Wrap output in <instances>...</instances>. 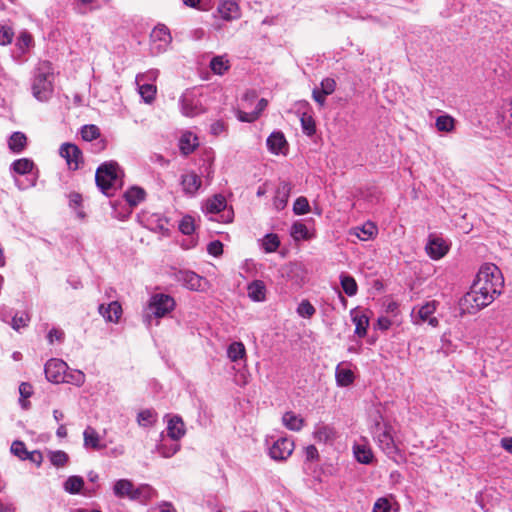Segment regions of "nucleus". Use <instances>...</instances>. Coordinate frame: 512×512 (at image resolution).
Returning <instances> with one entry per match:
<instances>
[{
	"mask_svg": "<svg viewBox=\"0 0 512 512\" xmlns=\"http://www.w3.org/2000/svg\"><path fill=\"white\" fill-rule=\"evenodd\" d=\"M504 279L500 269L491 263L482 265L470 290L460 299L462 314H475L490 305L502 293Z\"/></svg>",
	"mask_w": 512,
	"mask_h": 512,
	"instance_id": "nucleus-1",
	"label": "nucleus"
},
{
	"mask_svg": "<svg viewBox=\"0 0 512 512\" xmlns=\"http://www.w3.org/2000/svg\"><path fill=\"white\" fill-rule=\"evenodd\" d=\"M370 430L378 447L389 458L394 459L398 455L399 449L392 436L393 428L388 422L384 421L383 416L379 412L374 416Z\"/></svg>",
	"mask_w": 512,
	"mask_h": 512,
	"instance_id": "nucleus-2",
	"label": "nucleus"
},
{
	"mask_svg": "<svg viewBox=\"0 0 512 512\" xmlns=\"http://www.w3.org/2000/svg\"><path fill=\"white\" fill-rule=\"evenodd\" d=\"M54 73L49 62L41 63L35 70L32 82L33 96L41 102L48 101L53 94Z\"/></svg>",
	"mask_w": 512,
	"mask_h": 512,
	"instance_id": "nucleus-3",
	"label": "nucleus"
},
{
	"mask_svg": "<svg viewBox=\"0 0 512 512\" xmlns=\"http://www.w3.org/2000/svg\"><path fill=\"white\" fill-rule=\"evenodd\" d=\"M120 168L117 162L110 161L101 164L95 173V182L100 191L106 196H112L119 180Z\"/></svg>",
	"mask_w": 512,
	"mask_h": 512,
	"instance_id": "nucleus-4",
	"label": "nucleus"
},
{
	"mask_svg": "<svg viewBox=\"0 0 512 512\" xmlns=\"http://www.w3.org/2000/svg\"><path fill=\"white\" fill-rule=\"evenodd\" d=\"M175 300L172 296L163 293H156L151 296L148 303L147 316H154L155 318H162L174 310Z\"/></svg>",
	"mask_w": 512,
	"mask_h": 512,
	"instance_id": "nucleus-5",
	"label": "nucleus"
},
{
	"mask_svg": "<svg viewBox=\"0 0 512 512\" xmlns=\"http://www.w3.org/2000/svg\"><path fill=\"white\" fill-rule=\"evenodd\" d=\"M180 107L182 114L187 117L197 116L204 111L199 96L188 90L180 98Z\"/></svg>",
	"mask_w": 512,
	"mask_h": 512,
	"instance_id": "nucleus-6",
	"label": "nucleus"
},
{
	"mask_svg": "<svg viewBox=\"0 0 512 512\" xmlns=\"http://www.w3.org/2000/svg\"><path fill=\"white\" fill-rule=\"evenodd\" d=\"M67 364L60 359L52 358L45 364L44 372L46 379L52 383H60L67 380Z\"/></svg>",
	"mask_w": 512,
	"mask_h": 512,
	"instance_id": "nucleus-7",
	"label": "nucleus"
},
{
	"mask_svg": "<svg viewBox=\"0 0 512 512\" xmlns=\"http://www.w3.org/2000/svg\"><path fill=\"white\" fill-rule=\"evenodd\" d=\"M294 450V442L291 438L280 437L269 447V456L276 461L286 460Z\"/></svg>",
	"mask_w": 512,
	"mask_h": 512,
	"instance_id": "nucleus-8",
	"label": "nucleus"
},
{
	"mask_svg": "<svg viewBox=\"0 0 512 512\" xmlns=\"http://www.w3.org/2000/svg\"><path fill=\"white\" fill-rule=\"evenodd\" d=\"M59 154L66 160L68 167L77 170L83 164L81 149L73 143H63L59 148Z\"/></svg>",
	"mask_w": 512,
	"mask_h": 512,
	"instance_id": "nucleus-9",
	"label": "nucleus"
},
{
	"mask_svg": "<svg viewBox=\"0 0 512 512\" xmlns=\"http://www.w3.org/2000/svg\"><path fill=\"white\" fill-rule=\"evenodd\" d=\"M156 75H157L156 71H151L147 75H138L136 77V82L139 87V93L146 103H151L155 99L157 89L154 84L141 83V81L144 78L155 79Z\"/></svg>",
	"mask_w": 512,
	"mask_h": 512,
	"instance_id": "nucleus-10",
	"label": "nucleus"
},
{
	"mask_svg": "<svg viewBox=\"0 0 512 512\" xmlns=\"http://www.w3.org/2000/svg\"><path fill=\"white\" fill-rule=\"evenodd\" d=\"M176 280L186 288L198 291L201 289L203 278L190 270H180L175 274Z\"/></svg>",
	"mask_w": 512,
	"mask_h": 512,
	"instance_id": "nucleus-11",
	"label": "nucleus"
},
{
	"mask_svg": "<svg viewBox=\"0 0 512 512\" xmlns=\"http://www.w3.org/2000/svg\"><path fill=\"white\" fill-rule=\"evenodd\" d=\"M425 249L432 259L438 260L446 255L449 247L442 238L430 236Z\"/></svg>",
	"mask_w": 512,
	"mask_h": 512,
	"instance_id": "nucleus-12",
	"label": "nucleus"
},
{
	"mask_svg": "<svg viewBox=\"0 0 512 512\" xmlns=\"http://www.w3.org/2000/svg\"><path fill=\"white\" fill-rule=\"evenodd\" d=\"M291 192V185L288 182H281L277 189L273 200L276 210L281 211L287 206V202Z\"/></svg>",
	"mask_w": 512,
	"mask_h": 512,
	"instance_id": "nucleus-13",
	"label": "nucleus"
},
{
	"mask_svg": "<svg viewBox=\"0 0 512 512\" xmlns=\"http://www.w3.org/2000/svg\"><path fill=\"white\" fill-rule=\"evenodd\" d=\"M181 186L185 194L194 195L201 186L200 177L194 173L190 172L187 174H183L181 176Z\"/></svg>",
	"mask_w": 512,
	"mask_h": 512,
	"instance_id": "nucleus-14",
	"label": "nucleus"
},
{
	"mask_svg": "<svg viewBox=\"0 0 512 512\" xmlns=\"http://www.w3.org/2000/svg\"><path fill=\"white\" fill-rule=\"evenodd\" d=\"M99 313L110 322H117L122 314V307L117 301L109 303L107 306L104 304L99 305Z\"/></svg>",
	"mask_w": 512,
	"mask_h": 512,
	"instance_id": "nucleus-15",
	"label": "nucleus"
},
{
	"mask_svg": "<svg viewBox=\"0 0 512 512\" xmlns=\"http://www.w3.org/2000/svg\"><path fill=\"white\" fill-rule=\"evenodd\" d=\"M268 150L273 154H279L287 145V141L283 132L274 131L270 134L266 141Z\"/></svg>",
	"mask_w": 512,
	"mask_h": 512,
	"instance_id": "nucleus-16",
	"label": "nucleus"
},
{
	"mask_svg": "<svg viewBox=\"0 0 512 512\" xmlns=\"http://www.w3.org/2000/svg\"><path fill=\"white\" fill-rule=\"evenodd\" d=\"M167 434L174 441H178L185 435L184 422L182 421L181 417L173 416L169 420L167 426Z\"/></svg>",
	"mask_w": 512,
	"mask_h": 512,
	"instance_id": "nucleus-17",
	"label": "nucleus"
},
{
	"mask_svg": "<svg viewBox=\"0 0 512 512\" xmlns=\"http://www.w3.org/2000/svg\"><path fill=\"white\" fill-rule=\"evenodd\" d=\"M247 292L252 301L262 302L266 299V286L262 280H254L249 283Z\"/></svg>",
	"mask_w": 512,
	"mask_h": 512,
	"instance_id": "nucleus-18",
	"label": "nucleus"
},
{
	"mask_svg": "<svg viewBox=\"0 0 512 512\" xmlns=\"http://www.w3.org/2000/svg\"><path fill=\"white\" fill-rule=\"evenodd\" d=\"M8 147L14 154L22 153L27 147V137L23 132H13L8 139Z\"/></svg>",
	"mask_w": 512,
	"mask_h": 512,
	"instance_id": "nucleus-19",
	"label": "nucleus"
},
{
	"mask_svg": "<svg viewBox=\"0 0 512 512\" xmlns=\"http://www.w3.org/2000/svg\"><path fill=\"white\" fill-rule=\"evenodd\" d=\"M35 163L29 158H20L10 165V172L17 175H27L33 171Z\"/></svg>",
	"mask_w": 512,
	"mask_h": 512,
	"instance_id": "nucleus-20",
	"label": "nucleus"
},
{
	"mask_svg": "<svg viewBox=\"0 0 512 512\" xmlns=\"http://www.w3.org/2000/svg\"><path fill=\"white\" fill-rule=\"evenodd\" d=\"M134 485L132 481L128 479H120L117 480L113 486V492L118 498H129L131 500V496L134 492Z\"/></svg>",
	"mask_w": 512,
	"mask_h": 512,
	"instance_id": "nucleus-21",
	"label": "nucleus"
},
{
	"mask_svg": "<svg viewBox=\"0 0 512 512\" xmlns=\"http://www.w3.org/2000/svg\"><path fill=\"white\" fill-rule=\"evenodd\" d=\"M197 137L192 132H185L179 140V148L183 155H189L198 146Z\"/></svg>",
	"mask_w": 512,
	"mask_h": 512,
	"instance_id": "nucleus-22",
	"label": "nucleus"
},
{
	"mask_svg": "<svg viewBox=\"0 0 512 512\" xmlns=\"http://www.w3.org/2000/svg\"><path fill=\"white\" fill-rule=\"evenodd\" d=\"M156 490L149 484H141L137 488H134L131 500H137L141 502H147L156 497Z\"/></svg>",
	"mask_w": 512,
	"mask_h": 512,
	"instance_id": "nucleus-23",
	"label": "nucleus"
},
{
	"mask_svg": "<svg viewBox=\"0 0 512 512\" xmlns=\"http://www.w3.org/2000/svg\"><path fill=\"white\" fill-rule=\"evenodd\" d=\"M435 310V301L428 302L425 305L421 306V308L418 311V316L423 322H428L430 325L436 326L438 324V320L437 318L432 317Z\"/></svg>",
	"mask_w": 512,
	"mask_h": 512,
	"instance_id": "nucleus-24",
	"label": "nucleus"
},
{
	"mask_svg": "<svg viewBox=\"0 0 512 512\" xmlns=\"http://www.w3.org/2000/svg\"><path fill=\"white\" fill-rule=\"evenodd\" d=\"M283 425L292 431H300L304 424V419L294 412H286L282 417Z\"/></svg>",
	"mask_w": 512,
	"mask_h": 512,
	"instance_id": "nucleus-25",
	"label": "nucleus"
},
{
	"mask_svg": "<svg viewBox=\"0 0 512 512\" xmlns=\"http://www.w3.org/2000/svg\"><path fill=\"white\" fill-rule=\"evenodd\" d=\"M84 486V479L81 476H69L63 484L64 490L69 494H79Z\"/></svg>",
	"mask_w": 512,
	"mask_h": 512,
	"instance_id": "nucleus-26",
	"label": "nucleus"
},
{
	"mask_svg": "<svg viewBox=\"0 0 512 512\" xmlns=\"http://www.w3.org/2000/svg\"><path fill=\"white\" fill-rule=\"evenodd\" d=\"M146 192L141 187H131L124 194V197L130 206H137L145 199Z\"/></svg>",
	"mask_w": 512,
	"mask_h": 512,
	"instance_id": "nucleus-27",
	"label": "nucleus"
},
{
	"mask_svg": "<svg viewBox=\"0 0 512 512\" xmlns=\"http://www.w3.org/2000/svg\"><path fill=\"white\" fill-rule=\"evenodd\" d=\"M158 415L153 409H144L137 414V423L142 427H151L157 422Z\"/></svg>",
	"mask_w": 512,
	"mask_h": 512,
	"instance_id": "nucleus-28",
	"label": "nucleus"
},
{
	"mask_svg": "<svg viewBox=\"0 0 512 512\" xmlns=\"http://www.w3.org/2000/svg\"><path fill=\"white\" fill-rule=\"evenodd\" d=\"M214 74L223 75L230 68L229 60L225 56H214L209 64Z\"/></svg>",
	"mask_w": 512,
	"mask_h": 512,
	"instance_id": "nucleus-29",
	"label": "nucleus"
},
{
	"mask_svg": "<svg viewBox=\"0 0 512 512\" xmlns=\"http://www.w3.org/2000/svg\"><path fill=\"white\" fill-rule=\"evenodd\" d=\"M226 199L222 195H215L206 203V211L210 214H217L226 209Z\"/></svg>",
	"mask_w": 512,
	"mask_h": 512,
	"instance_id": "nucleus-30",
	"label": "nucleus"
},
{
	"mask_svg": "<svg viewBox=\"0 0 512 512\" xmlns=\"http://www.w3.org/2000/svg\"><path fill=\"white\" fill-rule=\"evenodd\" d=\"M218 11L223 19L231 20L237 17L238 5L233 1H224L219 5Z\"/></svg>",
	"mask_w": 512,
	"mask_h": 512,
	"instance_id": "nucleus-31",
	"label": "nucleus"
},
{
	"mask_svg": "<svg viewBox=\"0 0 512 512\" xmlns=\"http://www.w3.org/2000/svg\"><path fill=\"white\" fill-rule=\"evenodd\" d=\"M354 455L356 460L362 464H371L374 458L372 450L365 445H355Z\"/></svg>",
	"mask_w": 512,
	"mask_h": 512,
	"instance_id": "nucleus-32",
	"label": "nucleus"
},
{
	"mask_svg": "<svg viewBox=\"0 0 512 512\" xmlns=\"http://www.w3.org/2000/svg\"><path fill=\"white\" fill-rule=\"evenodd\" d=\"M340 284L345 294H347L349 297L357 294L358 285L352 276L342 273L340 275Z\"/></svg>",
	"mask_w": 512,
	"mask_h": 512,
	"instance_id": "nucleus-33",
	"label": "nucleus"
},
{
	"mask_svg": "<svg viewBox=\"0 0 512 512\" xmlns=\"http://www.w3.org/2000/svg\"><path fill=\"white\" fill-rule=\"evenodd\" d=\"M83 437H84V445L86 447H92L93 449H96V450H99L102 448V446L99 443L100 442L99 435L96 432V430L93 429L92 427L88 426L84 430Z\"/></svg>",
	"mask_w": 512,
	"mask_h": 512,
	"instance_id": "nucleus-34",
	"label": "nucleus"
},
{
	"mask_svg": "<svg viewBox=\"0 0 512 512\" xmlns=\"http://www.w3.org/2000/svg\"><path fill=\"white\" fill-rule=\"evenodd\" d=\"M352 320L355 324V334L362 338L367 334V328L369 326V319L365 314L352 315Z\"/></svg>",
	"mask_w": 512,
	"mask_h": 512,
	"instance_id": "nucleus-35",
	"label": "nucleus"
},
{
	"mask_svg": "<svg viewBox=\"0 0 512 512\" xmlns=\"http://www.w3.org/2000/svg\"><path fill=\"white\" fill-rule=\"evenodd\" d=\"M336 381L341 387H346L353 383L354 375L350 369L342 368L340 365L336 368Z\"/></svg>",
	"mask_w": 512,
	"mask_h": 512,
	"instance_id": "nucleus-36",
	"label": "nucleus"
},
{
	"mask_svg": "<svg viewBox=\"0 0 512 512\" xmlns=\"http://www.w3.org/2000/svg\"><path fill=\"white\" fill-rule=\"evenodd\" d=\"M245 354L246 350L242 342H233L228 346L227 356L232 362L242 359Z\"/></svg>",
	"mask_w": 512,
	"mask_h": 512,
	"instance_id": "nucleus-37",
	"label": "nucleus"
},
{
	"mask_svg": "<svg viewBox=\"0 0 512 512\" xmlns=\"http://www.w3.org/2000/svg\"><path fill=\"white\" fill-rule=\"evenodd\" d=\"M151 38L162 42L164 46H167L172 40L169 29L165 25L156 26L151 33Z\"/></svg>",
	"mask_w": 512,
	"mask_h": 512,
	"instance_id": "nucleus-38",
	"label": "nucleus"
},
{
	"mask_svg": "<svg viewBox=\"0 0 512 512\" xmlns=\"http://www.w3.org/2000/svg\"><path fill=\"white\" fill-rule=\"evenodd\" d=\"M280 246V239L277 234H266L262 240V247L267 253L275 252Z\"/></svg>",
	"mask_w": 512,
	"mask_h": 512,
	"instance_id": "nucleus-39",
	"label": "nucleus"
},
{
	"mask_svg": "<svg viewBox=\"0 0 512 512\" xmlns=\"http://www.w3.org/2000/svg\"><path fill=\"white\" fill-rule=\"evenodd\" d=\"M435 126L438 131L451 132L455 127V120L450 115H441L437 117Z\"/></svg>",
	"mask_w": 512,
	"mask_h": 512,
	"instance_id": "nucleus-40",
	"label": "nucleus"
},
{
	"mask_svg": "<svg viewBox=\"0 0 512 512\" xmlns=\"http://www.w3.org/2000/svg\"><path fill=\"white\" fill-rule=\"evenodd\" d=\"M300 122L304 134L307 136H313L315 134L316 124L314 118L311 115L303 113L300 118Z\"/></svg>",
	"mask_w": 512,
	"mask_h": 512,
	"instance_id": "nucleus-41",
	"label": "nucleus"
},
{
	"mask_svg": "<svg viewBox=\"0 0 512 512\" xmlns=\"http://www.w3.org/2000/svg\"><path fill=\"white\" fill-rule=\"evenodd\" d=\"M157 452L164 458H170L180 450V444L178 443H160L156 446Z\"/></svg>",
	"mask_w": 512,
	"mask_h": 512,
	"instance_id": "nucleus-42",
	"label": "nucleus"
},
{
	"mask_svg": "<svg viewBox=\"0 0 512 512\" xmlns=\"http://www.w3.org/2000/svg\"><path fill=\"white\" fill-rule=\"evenodd\" d=\"M49 459L52 465L56 467H64L69 460V456L66 452L57 450L50 452Z\"/></svg>",
	"mask_w": 512,
	"mask_h": 512,
	"instance_id": "nucleus-43",
	"label": "nucleus"
},
{
	"mask_svg": "<svg viewBox=\"0 0 512 512\" xmlns=\"http://www.w3.org/2000/svg\"><path fill=\"white\" fill-rule=\"evenodd\" d=\"M100 136V129L93 124L84 125L81 128V137L84 141H92Z\"/></svg>",
	"mask_w": 512,
	"mask_h": 512,
	"instance_id": "nucleus-44",
	"label": "nucleus"
},
{
	"mask_svg": "<svg viewBox=\"0 0 512 512\" xmlns=\"http://www.w3.org/2000/svg\"><path fill=\"white\" fill-rule=\"evenodd\" d=\"M30 321L28 313H16L12 317L11 326L14 330L18 331L20 328L26 327Z\"/></svg>",
	"mask_w": 512,
	"mask_h": 512,
	"instance_id": "nucleus-45",
	"label": "nucleus"
},
{
	"mask_svg": "<svg viewBox=\"0 0 512 512\" xmlns=\"http://www.w3.org/2000/svg\"><path fill=\"white\" fill-rule=\"evenodd\" d=\"M310 211V205L306 197H298L293 205V212L296 215H304Z\"/></svg>",
	"mask_w": 512,
	"mask_h": 512,
	"instance_id": "nucleus-46",
	"label": "nucleus"
},
{
	"mask_svg": "<svg viewBox=\"0 0 512 512\" xmlns=\"http://www.w3.org/2000/svg\"><path fill=\"white\" fill-rule=\"evenodd\" d=\"M291 236L295 239H307L308 229L306 225L298 221L293 223L291 227Z\"/></svg>",
	"mask_w": 512,
	"mask_h": 512,
	"instance_id": "nucleus-47",
	"label": "nucleus"
},
{
	"mask_svg": "<svg viewBox=\"0 0 512 512\" xmlns=\"http://www.w3.org/2000/svg\"><path fill=\"white\" fill-rule=\"evenodd\" d=\"M14 36L13 29L6 25V24H0V44L1 45H8L12 42Z\"/></svg>",
	"mask_w": 512,
	"mask_h": 512,
	"instance_id": "nucleus-48",
	"label": "nucleus"
},
{
	"mask_svg": "<svg viewBox=\"0 0 512 512\" xmlns=\"http://www.w3.org/2000/svg\"><path fill=\"white\" fill-rule=\"evenodd\" d=\"M297 312L300 316L304 318H311L315 314L316 310L308 300H303L299 304Z\"/></svg>",
	"mask_w": 512,
	"mask_h": 512,
	"instance_id": "nucleus-49",
	"label": "nucleus"
},
{
	"mask_svg": "<svg viewBox=\"0 0 512 512\" xmlns=\"http://www.w3.org/2000/svg\"><path fill=\"white\" fill-rule=\"evenodd\" d=\"M179 230L185 235L192 234L195 230L194 219L189 215L184 216L179 223Z\"/></svg>",
	"mask_w": 512,
	"mask_h": 512,
	"instance_id": "nucleus-50",
	"label": "nucleus"
},
{
	"mask_svg": "<svg viewBox=\"0 0 512 512\" xmlns=\"http://www.w3.org/2000/svg\"><path fill=\"white\" fill-rule=\"evenodd\" d=\"M11 452L21 460H25L28 451L24 442L15 440L11 445Z\"/></svg>",
	"mask_w": 512,
	"mask_h": 512,
	"instance_id": "nucleus-51",
	"label": "nucleus"
},
{
	"mask_svg": "<svg viewBox=\"0 0 512 512\" xmlns=\"http://www.w3.org/2000/svg\"><path fill=\"white\" fill-rule=\"evenodd\" d=\"M359 230L360 233H357L358 238L362 241H367L371 239L375 234L376 227L372 223H367Z\"/></svg>",
	"mask_w": 512,
	"mask_h": 512,
	"instance_id": "nucleus-52",
	"label": "nucleus"
},
{
	"mask_svg": "<svg viewBox=\"0 0 512 512\" xmlns=\"http://www.w3.org/2000/svg\"><path fill=\"white\" fill-rule=\"evenodd\" d=\"M319 89L328 96L335 91L336 81L333 78H324L320 83Z\"/></svg>",
	"mask_w": 512,
	"mask_h": 512,
	"instance_id": "nucleus-53",
	"label": "nucleus"
},
{
	"mask_svg": "<svg viewBox=\"0 0 512 512\" xmlns=\"http://www.w3.org/2000/svg\"><path fill=\"white\" fill-rule=\"evenodd\" d=\"M391 505L388 499L386 498H379L373 507L372 512H390Z\"/></svg>",
	"mask_w": 512,
	"mask_h": 512,
	"instance_id": "nucleus-54",
	"label": "nucleus"
},
{
	"mask_svg": "<svg viewBox=\"0 0 512 512\" xmlns=\"http://www.w3.org/2000/svg\"><path fill=\"white\" fill-rule=\"evenodd\" d=\"M207 251L213 256H219L223 253V244L219 240L212 241L208 244Z\"/></svg>",
	"mask_w": 512,
	"mask_h": 512,
	"instance_id": "nucleus-55",
	"label": "nucleus"
},
{
	"mask_svg": "<svg viewBox=\"0 0 512 512\" xmlns=\"http://www.w3.org/2000/svg\"><path fill=\"white\" fill-rule=\"evenodd\" d=\"M237 118L239 121L247 122V123L254 122L258 119L257 112H253V111L250 113L244 112V111H238Z\"/></svg>",
	"mask_w": 512,
	"mask_h": 512,
	"instance_id": "nucleus-56",
	"label": "nucleus"
},
{
	"mask_svg": "<svg viewBox=\"0 0 512 512\" xmlns=\"http://www.w3.org/2000/svg\"><path fill=\"white\" fill-rule=\"evenodd\" d=\"M32 36L28 32H22L18 37L17 45L19 48H28L32 44Z\"/></svg>",
	"mask_w": 512,
	"mask_h": 512,
	"instance_id": "nucleus-57",
	"label": "nucleus"
},
{
	"mask_svg": "<svg viewBox=\"0 0 512 512\" xmlns=\"http://www.w3.org/2000/svg\"><path fill=\"white\" fill-rule=\"evenodd\" d=\"M64 336H65V334L62 330L53 328L49 331L47 338H48L49 343L52 344L54 342V340H56L58 342H62L64 340Z\"/></svg>",
	"mask_w": 512,
	"mask_h": 512,
	"instance_id": "nucleus-58",
	"label": "nucleus"
},
{
	"mask_svg": "<svg viewBox=\"0 0 512 512\" xmlns=\"http://www.w3.org/2000/svg\"><path fill=\"white\" fill-rule=\"evenodd\" d=\"M25 460H29L35 463L37 466H40L43 461V456L42 453L38 450H34L32 452L28 451L27 455L25 456Z\"/></svg>",
	"mask_w": 512,
	"mask_h": 512,
	"instance_id": "nucleus-59",
	"label": "nucleus"
},
{
	"mask_svg": "<svg viewBox=\"0 0 512 512\" xmlns=\"http://www.w3.org/2000/svg\"><path fill=\"white\" fill-rule=\"evenodd\" d=\"M326 94H324L319 88H314L312 91V98L315 102H317L320 106L325 105Z\"/></svg>",
	"mask_w": 512,
	"mask_h": 512,
	"instance_id": "nucleus-60",
	"label": "nucleus"
},
{
	"mask_svg": "<svg viewBox=\"0 0 512 512\" xmlns=\"http://www.w3.org/2000/svg\"><path fill=\"white\" fill-rule=\"evenodd\" d=\"M71 376V379H68L67 378V382H71L77 386H80L84 383L85 381V375L83 372L81 371H75L73 374L70 375Z\"/></svg>",
	"mask_w": 512,
	"mask_h": 512,
	"instance_id": "nucleus-61",
	"label": "nucleus"
},
{
	"mask_svg": "<svg viewBox=\"0 0 512 512\" xmlns=\"http://www.w3.org/2000/svg\"><path fill=\"white\" fill-rule=\"evenodd\" d=\"M225 123L223 121H215L210 126V131L213 135L217 136L225 131Z\"/></svg>",
	"mask_w": 512,
	"mask_h": 512,
	"instance_id": "nucleus-62",
	"label": "nucleus"
},
{
	"mask_svg": "<svg viewBox=\"0 0 512 512\" xmlns=\"http://www.w3.org/2000/svg\"><path fill=\"white\" fill-rule=\"evenodd\" d=\"M19 392L23 398H29L32 395V386L29 383L23 382L19 386Z\"/></svg>",
	"mask_w": 512,
	"mask_h": 512,
	"instance_id": "nucleus-63",
	"label": "nucleus"
},
{
	"mask_svg": "<svg viewBox=\"0 0 512 512\" xmlns=\"http://www.w3.org/2000/svg\"><path fill=\"white\" fill-rule=\"evenodd\" d=\"M391 321L389 318L387 317H379L378 320H377V327L380 329V330H388L391 326Z\"/></svg>",
	"mask_w": 512,
	"mask_h": 512,
	"instance_id": "nucleus-64",
	"label": "nucleus"
}]
</instances>
